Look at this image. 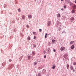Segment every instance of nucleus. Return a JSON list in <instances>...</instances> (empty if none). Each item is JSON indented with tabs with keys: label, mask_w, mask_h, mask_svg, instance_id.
<instances>
[{
	"label": "nucleus",
	"mask_w": 76,
	"mask_h": 76,
	"mask_svg": "<svg viewBox=\"0 0 76 76\" xmlns=\"http://www.w3.org/2000/svg\"><path fill=\"white\" fill-rule=\"evenodd\" d=\"M65 50V47H61L60 48V50L61 51H64Z\"/></svg>",
	"instance_id": "f257e3e1"
},
{
	"label": "nucleus",
	"mask_w": 76,
	"mask_h": 76,
	"mask_svg": "<svg viewBox=\"0 0 76 76\" xmlns=\"http://www.w3.org/2000/svg\"><path fill=\"white\" fill-rule=\"evenodd\" d=\"M51 25V22L50 21H48L47 23V25L48 26H49Z\"/></svg>",
	"instance_id": "f03ea898"
},
{
	"label": "nucleus",
	"mask_w": 76,
	"mask_h": 76,
	"mask_svg": "<svg viewBox=\"0 0 76 76\" xmlns=\"http://www.w3.org/2000/svg\"><path fill=\"white\" fill-rule=\"evenodd\" d=\"M22 19H24V20H25V16L24 15H23L22 16Z\"/></svg>",
	"instance_id": "7ed1b4c3"
},
{
	"label": "nucleus",
	"mask_w": 76,
	"mask_h": 76,
	"mask_svg": "<svg viewBox=\"0 0 76 76\" xmlns=\"http://www.w3.org/2000/svg\"><path fill=\"white\" fill-rule=\"evenodd\" d=\"M28 18H31V19L32 18V15H29L28 16Z\"/></svg>",
	"instance_id": "20e7f679"
},
{
	"label": "nucleus",
	"mask_w": 76,
	"mask_h": 76,
	"mask_svg": "<svg viewBox=\"0 0 76 76\" xmlns=\"http://www.w3.org/2000/svg\"><path fill=\"white\" fill-rule=\"evenodd\" d=\"M32 56H34L35 54V52L33 51L32 52Z\"/></svg>",
	"instance_id": "39448f33"
},
{
	"label": "nucleus",
	"mask_w": 76,
	"mask_h": 76,
	"mask_svg": "<svg viewBox=\"0 0 76 76\" xmlns=\"http://www.w3.org/2000/svg\"><path fill=\"white\" fill-rule=\"evenodd\" d=\"M73 8L74 9H76V5H74L73 6Z\"/></svg>",
	"instance_id": "423d86ee"
},
{
	"label": "nucleus",
	"mask_w": 76,
	"mask_h": 76,
	"mask_svg": "<svg viewBox=\"0 0 76 76\" xmlns=\"http://www.w3.org/2000/svg\"><path fill=\"white\" fill-rule=\"evenodd\" d=\"M48 50H49V49H48L47 50H46L45 52V51H44L43 53H44V54H45V53H47V51Z\"/></svg>",
	"instance_id": "0eeeda50"
},
{
	"label": "nucleus",
	"mask_w": 76,
	"mask_h": 76,
	"mask_svg": "<svg viewBox=\"0 0 76 76\" xmlns=\"http://www.w3.org/2000/svg\"><path fill=\"white\" fill-rule=\"evenodd\" d=\"M27 39H28V41H29L30 39H31V37H30L29 36L28 37Z\"/></svg>",
	"instance_id": "6e6552de"
},
{
	"label": "nucleus",
	"mask_w": 76,
	"mask_h": 76,
	"mask_svg": "<svg viewBox=\"0 0 76 76\" xmlns=\"http://www.w3.org/2000/svg\"><path fill=\"white\" fill-rule=\"evenodd\" d=\"M74 42H75V41H71L70 43V45H71V44H73V43H74Z\"/></svg>",
	"instance_id": "1a4fd4ad"
},
{
	"label": "nucleus",
	"mask_w": 76,
	"mask_h": 76,
	"mask_svg": "<svg viewBox=\"0 0 76 76\" xmlns=\"http://www.w3.org/2000/svg\"><path fill=\"white\" fill-rule=\"evenodd\" d=\"M70 69H71V70H73V66H71L70 67Z\"/></svg>",
	"instance_id": "9d476101"
},
{
	"label": "nucleus",
	"mask_w": 76,
	"mask_h": 76,
	"mask_svg": "<svg viewBox=\"0 0 76 76\" xmlns=\"http://www.w3.org/2000/svg\"><path fill=\"white\" fill-rule=\"evenodd\" d=\"M75 10H73L72 11V13H75Z\"/></svg>",
	"instance_id": "9b49d317"
},
{
	"label": "nucleus",
	"mask_w": 76,
	"mask_h": 76,
	"mask_svg": "<svg viewBox=\"0 0 76 76\" xmlns=\"http://www.w3.org/2000/svg\"><path fill=\"white\" fill-rule=\"evenodd\" d=\"M71 47V49H74V48H75V46H74V45H72Z\"/></svg>",
	"instance_id": "f8f14e48"
},
{
	"label": "nucleus",
	"mask_w": 76,
	"mask_h": 76,
	"mask_svg": "<svg viewBox=\"0 0 76 76\" xmlns=\"http://www.w3.org/2000/svg\"><path fill=\"white\" fill-rule=\"evenodd\" d=\"M56 40L53 39L52 40V42H53V43H55V42H56Z\"/></svg>",
	"instance_id": "ddd939ff"
},
{
	"label": "nucleus",
	"mask_w": 76,
	"mask_h": 76,
	"mask_svg": "<svg viewBox=\"0 0 76 76\" xmlns=\"http://www.w3.org/2000/svg\"><path fill=\"white\" fill-rule=\"evenodd\" d=\"M66 67L67 69H69V65L68 64H67Z\"/></svg>",
	"instance_id": "4468645a"
},
{
	"label": "nucleus",
	"mask_w": 76,
	"mask_h": 76,
	"mask_svg": "<svg viewBox=\"0 0 76 76\" xmlns=\"http://www.w3.org/2000/svg\"><path fill=\"white\" fill-rule=\"evenodd\" d=\"M57 17L58 18H60V17H61L60 14H58V15L57 16Z\"/></svg>",
	"instance_id": "2eb2a0df"
},
{
	"label": "nucleus",
	"mask_w": 76,
	"mask_h": 76,
	"mask_svg": "<svg viewBox=\"0 0 76 76\" xmlns=\"http://www.w3.org/2000/svg\"><path fill=\"white\" fill-rule=\"evenodd\" d=\"M56 68V66L55 65H53V67H52V69H54Z\"/></svg>",
	"instance_id": "dca6fc26"
},
{
	"label": "nucleus",
	"mask_w": 76,
	"mask_h": 76,
	"mask_svg": "<svg viewBox=\"0 0 76 76\" xmlns=\"http://www.w3.org/2000/svg\"><path fill=\"white\" fill-rule=\"evenodd\" d=\"M64 9H66L67 7H66V5H64Z\"/></svg>",
	"instance_id": "f3484780"
},
{
	"label": "nucleus",
	"mask_w": 76,
	"mask_h": 76,
	"mask_svg": "<svg viewBox=\"0 0 76 76\" xmlns=\"http://www.w3.org/2000/svg\"><path fill=\"white\" fill-rule=\"evenodd\" d=\"M37 62H35L34 63V65H37Z\"/></svg>",
	"instance_id": "a211bd4d"
},
{
	"label": "nucleus",
	"mask_w": 76,
	"mask_h": 76,
	"mask_svg": "<svg viewBox=\"0 0 76 76\" xmlns=\"http://www.w3.org/2000/svg\"><path fill=\"white\" fill-rule=\"evenodd\" d=\"M37 76H41V75L40 73H39L37 75Z\"/></svg>",
	"instance_id": "6ab92c4d"
},
{
	"label": "nucleus",
	"mask_w": 76,
	"mask_h": 76,
	"mask_svg": "<svg viewBox=\"0 0 76 76\" xmlns=\"http://www.w3.org/2000/svg\"><path fill=\"white\" fill-rule=\"evenodd\" d=\"M71 19L72 20H74V18L72 17L71 18Z\"/></svg>",
	"instance_id": "aec40b11"
},
{
	"label": "nucleus",
	"mask_w": 76,
	"mask_h": 76,
	"mask_svg": "<svg viewBox=\"0 0 76 76\" xmlns=\"http://www.w3.org/2000/svg\"><path fill=\"white\" fill-rule=\"evenodd\" d=\"M73 64H74V65H76V62H73Z\"/></svg>",
	"instance_id": "412c9836"
},
{
	"label": "nucleus",
	"mask_w": 76,
	"mask_h": 76,
	"mask_svg": "<svg viewBox=\"0 0 76 76\" xmlns=\"http://www.w3.org/2000/svg\"><path fill=\"white\" fill-rule=\"evenodd\" d=\"M39 31L40 32H42V30L41 29H39Z\"/></svg>",
	"instance_id": "4be33fe9"
},
{
	"label": "nucleus",
	"mask_w": 76,
	"mask_h": 76,
	"mask_svg": "<svg viewBox=\"0 0 76 76\" xmlns=\"http://www.w3.org/2000/svg\"><path fill=\"white\" fill-rule=\"evenodd\" d=\"M18 11L19 12H20V9H18Z\"/></svg>",
	"instance_id": "5701e85b"
},
{
	"label": "nucleus",
	"mask_w": 76,
	"mask_h": 76,
	"mask_svg": "<svg viewBox=\"0 0 76 76\" xmlns=\"http://www.w3.org/2000/svg\"><path fill=\"white\" fill-rule=\"evenodd\" d=\"M34 47H36V45L35 44L33 45Z\"/></svg>",
	"instance_id": "b1692460"
},
{
	"label": "nucleus",
	"mask_w": 76,
	"mask_h": 76,
	"mask_svg": "<svg viewBox=\"0 0 76 76\" xmlns=\"http://www.w3.org/2000/svg\"><path fill=\"white\" fill-rule=\"evenodd\" d=\"M64 57H66V56H67V54L64 55Z\"/></svg>",
	"instance_id": "393cba45"
},
{
	"label": "nucleus",
	"mask_w": 76,
	"mask_h": 76,
	"mask_svg": "<svg viewBox=\"0 0 76 76\" xmlns=\"http://www.w3.org/2000/svg\"><path fill=\"white\" fill-rule=\"evenodd\" d=\"M42 71L43 72H45V69H44Z\"/></svg>",
	"instance_id": "a878e982"
},
{
	"label": "nucleus",
	"mask_w": 76,
	"mask_h": 76,
	"mask_svg": "<svg viewBox=\"0 0 76 76\" xmlns=\"http://www.w3.org/2000/svg\"><path fill=\"white\" fill-rule=\"evenodd\" d=\"M26 27L27 28H29V26L28 25H26Z\"/></svg>",
	"instance_id": "bb28decb"
},
{
	"label": "nucleus",
	"mask_w": 76,
	"mask_h": 76,
	"mask_svg": "<svg viewBox=\"0 0 76 76\" xmlns=\"http://www.w3.org/2000/svg\"><path fill=\"white\" fill-rule=\"evenodd\" d=\"M36 38H37V37H36L35 36H34V39H36Z\"/></svg>",
	"instance_id": "cd10ccee"
},
{
	"label": "nucleus",
	"mask_w": 76,
	"mask_h": 76,
	"mask_svg": "<svg viewBox=\"0 0 76 76\" xmlns=\"http://www.w3.org/2000/svg\"><path fill=\"white\" fill-rule=\"evenodd\" d=\"M72 71L73 72H75V70H74V69H72Z\"/></svg>",
	"instance_id": "c85d7f7f"
},
{
	"label": "nucleus",
	"mask_w": 76,
	"mask_h": 76,
	"mask_svg": "<svg viewBox=\"0 0 76 76\" xmlns=\"http://www.w3.org/2000/svg\"><path fill=\"white\" fill-rule=\"evenodd\" d=\"M44 58H46V55H45L44 56Z\"/></svg>",
	"instance_id": "c756f323"
},
{
	"label": "nucleus",
	"mask_w": 76,
	"mask_h": 76,
	"mask_svg": "<svg viewBox=\"0 0 76 76\" xmlns=\"http://www.w3.org/2000/svg\"><path fill=\"white\" fill-rule=\"evenodd\" d=\"M11 61H12V59H10L9 60V62H11Z\"/></svg>",
	"instance_id": "7c9ffc66"
},
{
	"label": "nucleus",
	"mask_w": 76,
	"mask_h": 76,
	"mask_svg": "<svg viewBox=\"0 0 76 76\" xmlns=\"http://www.w3.org/2000/svg\"><path fill=\"white\" fill-rule=\"evenodd\" d=\"M31 57V56H28V58H30Z\"/></svg>",
	"instance_id": "2f4dec72"
},
{
	"label": "nucleus",
	"mask_w": 76,
	"mask_h": 76,
	"mask_svg": "<svg viewBox=\"0 0 76 76\" xmlns=\"http://www.w3.org/2000/svg\"><path fill=\"white\" fill-rule=\"evenodd\" d=\"M63 33H66V31H63Z\"/></svg>",
	"instance_id": "473e14b6"
},
{
	"label": "nucleus",
	"mask_w": 76,
	"mask_h": 76,
	"mask_svg": "<svg viewBox=\"0 0 76 76\" xmlns=\"http://www.w3.org/2000/svg\"><path fill=\"white\" fill-rule=\"evenodd\" d=\"M53 51L54 52H56V49H54L53 50Z\"/></svg>",
	"instance_id": "72a5a7b5"
},
{
	"label": "nucleus",
	"mask_w": 76,
	"mask_h": 76,
	"mask_svg": "<svg viewBox=\"0 0 76 76\" xmlns=\"http://www.w3.org/2000/svg\"><path fill=\"white\" fill-rule=\"evenodd\" d=\"M67 2H68V3H69L70 2V1L69 0H67Z\"/></svg>",
	"instance_id": "f704fd0d"
},
{
	"label": "nucleus",
	"mask_w": 76,
	"mask_h": 76,
	"mask_svg": "<svg viewBox=\"0 0 76 76\" xmlns=\"http://www.w3.org/2000/svg\"><path fill=\"white\" fill-rule=\"evenodd\" d=\"M35 33H36V32H33V34H35Z\"/></svg>",
	"instance_id": "c9c22d12"
},
{
	"label": "nucleus",
	"mask_w": 76,
	"mask_h": 76,
	"mask_svg": "<svg viewBox=\"0 0 76 76\" xmlns=\"http://www.w3.org/2000/svg\"><path fill=\"white\" fill-rule=\"evenodd\" d=\"M45 38H47V36H46V35H45Z\"/></svg>",
	"instance_id": "e433bc0d"
},
{
	"label": "nucleus",
	"mask_w": 76,
	"mask_h": 76,
	"mask_svg": "<svg viewBox=\"0 0 76 76\" xmlns=\"http://www.w3.org/2000/svg\"><path fill=\"white\" fill-rule=\"evenodd\" d=\"M75 2L76 4V0L75 1Z\"/></svg>",
	"instance_id": "4c0bfd02"
},
{
	"label": "nucleus",
	"mask_w": 76,
	"mask_h": 76,
	"mask_svg": "<svg viewBox=\"0 0 76 76\" xmlns=\"http://www.w3.org/2000/svg\"><path fill=\"white\" fill-rule=\"evenodd\" d=\"M71 5H72V3H70V5L71 6Z\"/></svg>",
	"instance_id": "58836bf2"
},
{
	"label": "nucleus",
	"mask_w": 76,
	"mask_h": 76,
	"mask_svg": "<svg viewBox=\"0 0 76 76\" xmlns=\"http://www.w3.org/2000/svg\"><path fill=\"white\" fill-rule=\"evenodd\" d=\"M61 10H63V8L61 9Z\"/></svg>",
	"instance_id": "ea45409f"
},
{
	"label": "nucleus",
	"mask_w": 76,
	"mask_h": 76,
	"mask_svg": "<svg viewBox=\"0 0 76 76\" xmlns=\"http://www.w3.org/2000/svg\"><path fill=\"white\" fill-rule=\"evenodd\" d=\"M45 35H46V36L47 35V33H46Z\"/></svg>",
	"instance_id": "a19ab883"
},
{
	"label": "nucleus",
	"mask_w": 76,
	"mask_h": 76,
	"mask_svg": "<svg viewBox=\"0 0 76 76\" xmlns=\"http://www.w3.org/2000/svg\"><path fill=\"white\" fill-rule=\"evenodd\" d=\"M63 0H61V1H63Z\"/></svg>",
	"instance_id": "79ce46f5"
},
{
	"label": "nucleus",
	"mask_w": 76,
	"mask_h": 76,
	"mask_svg": "<svg viewBox=\"0 0 76 76\" xmlns=\"http://www.w3.org/2000/svg\"><path fill=\"white\" fill-rule=\"evenodd\" d=\"M39 69H41V68H40Z\"/></svg>",
	"instance_id": "37998d69"
},
{
	"label": "nucleus",
	"mask_w": 76,
	"mask_h": 76,
	"mask_svg": "<svg viewBox=\"0 0 76 76\" xmlns=\"http://www.w3.org/2000/svg\"><path fill=\"white\" fill-rule=\"evenodd\" d=\"M21 60V59H20V61Z\"/></svg>",
	"instance_id": "c03bdc74"
},
{
	"label": "nucleus",
	"mask_w": 76,
	"mask_h": 76,
	"mask_svg": "<svg viewBox=\"0 0 76 76\" xmlns=\"http://www.w3.org/2000/svg\"><path fill=\"white\" fill-rule=\"evenodd\" d=\"M48 51H49V50H48Z\"/></svg>",
	"instance_id": "a18cd8bd"
}]
</instances>
